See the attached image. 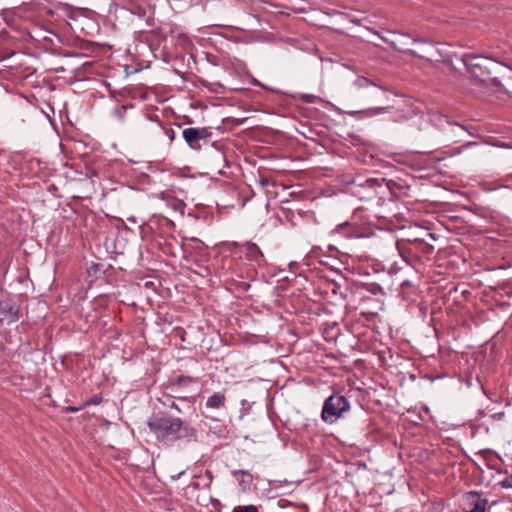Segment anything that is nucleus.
Listing matches in <instances>:
<instances>
[{"instance_id": "f257e3e1", "label": "nucleus", "mask_w": 512, "mask_h": 512, "mask_svg": "<svg viewBox=\"0 0 512 512\" xmlns=\"http://www.w3.org/2000/svg\"><path fill=\"white\" fill-rule=\"evenodd\" d=\"M147 425L157 441L166 446H172L178 440L196 441V430L181 418L167 412L154 413Z\"/></svg>"}, {"instance_id": "f03ea898", "label": "nucleus", "mask_w": 512, "mask_h": 512, "mask_svg": "<svg viewBox=\"0 0 512 512\" xmlns=\"http://www.w3.org/2000/svg\"><path fill=\"white\" fill-rule=\"evenodd\" d=\"M396 249L402 259L413 267L422 264L430 259L434 246L429 243L426 237H415L400 239L396 241Z\"/></svg>"}, {"instance_id": "7ed1b4c3", "label": "nucleus", "mask_w": 512, "mask_h": 512, "mask_svg": "<svg viewBox=\"0 0 512 512\" xmlns=\"http://www.w3.org/2000/svg\"><path fill=\"white\" fill-rule=\"evenodd\" d=\"M175 224L172 220L161 215L151 216L147 222L140 226V235L143 240L157 242V239H164L171 237L176 242L173 236Z\"/></svg>"}, {"instance_id": "20e7f679", "label": "nucleus", "mask_w": 512, "mask_h": 512, "mask_svg": "<svg viewBox=\"0 0 512 512\" xmlns=\"http://www.w3.org/2000/svg\"><path fill=\"white\" fill-rule=\"evenodd\" d=\"M350 407V402L345 396L333 393L324 401L321 419L325 423L333 424L338 419L344 417L345 413L350 410Z\"/></svg>"}, {"instance_id": "39448f33", "label": "nucleus", "mask_w": 512, "mask_h": 512, "mask_svg": "<svg viewBox=\"0 0 512 512\" xmlns=\"http://www.w3.org/2000/svg\"><path fill=\"white\" fill-rule=\"evenodd\" d=\"M213 132L211 127H190L185 128L182 136L192 150H201V142L208 144L212 138Z\"/></svg>"}, {"instance_id": "423d86ee", "label": "nucleus", "mask_w": 512, "mask_h": 512, "mask_svg": "<svg viewBox=\"0 0 512 512\" xmlns=\"http://www.w3.org/2000/svg\"><path fill=\"white\" fill-rule=\"evenodd\" d=\"M465 508L463 512H486L488 499L477 491L466 492L463 496Z\"/></svg>"}, {"instance_id": "0eeeda50", "label": "nucleus", "mask_w": 512, "mask_h": 512, "mask_svg": "<svg viewBox=\"0 0 512 512\" xmlns=\"http://www.w3.org/2000/svg\"><path fill=\"white\" fill-rule=\"evenodd\" d=\"M150 123H155L159 128L162 127V122L157 114L141 113L134 118L131 124V130L136 134L147 133L149 131L148 126Z\"/></svg>"}, {"instance_id": "6e6552de", "label": "nucleus", "mask_w": 512, "mask_h": 512, "mask_svg": "<svg viewBox=\"0 0 512 512\" xmlns=\"http://www.w3.org/2000/svg\"><path fill=\"white\" fill-rule=\"evenodd\" d=\"M331 233L346 239L360 238L364 236L362 227L357 223L350 221H345L336 225Z\"/></svg>"}, {"instance_id": "1a4fd4ad", "label": "nucleus", "mask_w": 512, "mask_h": 512, "mask_svg": "<svg viewBox=\"0 0 512 512\" xmlns=\"http://www.w3.org/2000/svg\"><path fill=\"white\" fill-rule=\"evenodd\" d=\"M19 319V307L11 301L0 302V321L8 323L16 322Z\"/></svg>"}, {"instance_id": "9d476101", "label": "nucleus", "mask_w": 512, "mask_h": 512, "mask_svg": "<svg viewBox=\"0 0 512 512\" xmlns=\"http://www.w3.org/2000/svg\"><path fill=\"white\" fill-rule=\"evenodd\" d=\"M244 252L246 255V259L250 262L255 263L258 266L262 265L265 262V258L262 251L255 243L247 242L244 245Z\"/></svg>"}, {"instance_id": "9b49d317", "label": "nucleus", "mask_w": 512, "mask_h": 512, "mask_svg": "<svg viewBox=\"0 0 512 512\" xmlns=\"http://www.w3.org/2000/svg\"><path fill=\"white\" fill-rule=\"evenodd\" d=\"M226 395L224 392L218 391L210 395L206 402L205 408L208 410H220L226 408Z\"/></svg>"}, {"instance_id": "f8f14e48", "label": "nucleus", "mask_w": 512, "mask_h": 512, "mask_svg": "<svg viewBox=\"0 0 512 512\" xmlns=\"http://www.w3.org/2000/svg\"><path fill=\"white\" fill-rule=\"evenodd\" d=\"M178 39L179 43L183 45L185 49V55L181 57V60L183 62H186L187 65H190L191 63L197 64V54L193 52V47L190 42V39L186 35H180Z\"/></svg>"}, {"instance_id": "ddd939ff", "label": "nucleus", "mask_w": 512, "mask_h": 512, "mask_svg": "<svg viewBox=\"0 0 512 512\" xmlns=\"http://www.w3.org/2000/svg\"><path fill=\"white\" fill-rule=\"evenodd\" d=\"M352 85L357 89L366 88L368 86H376L383 91H389L388 87L383 86L380 82L375 78H369L363 75H355L354 79L351 81Z\"/></svg>"}, {"instance_id": "4468645a", "label": "nucleus", "mask_w": 512, "mask_h": 512, "mask_svg": "<svg viewBox=\"0 0 512 512\" xmlns=\"http://www.w3.org/2000/svg\"><path fill=\"white\" fill-rule=\"evenodd\" d=\"M156 244L158 245L159 249L168 256H176L177 255V245L178 241L176 242L172 240L171 237H166L162 240L157 239Z\"/></svg>"}, {"instance_id": "2eb2a0df", "label": "nucleus", "mask_w": 512, "mask_h": 512, "mask_svg": "<svg viewBox=\"0 0 512 512\" xmlns=\"http://www.w3.org/2000/svg\"><path fill=\"white\" fill-rule=\"evenodd\" d=\"M198 380V377L180 375L175 379L169 381L168 388L174 391L176 387L188 386L191 383H197Z\"/></svg>"}, {"instance_id": "dca6fc26", "label": "nucleus", "mask_w": 512, "mask_h": 512, "mask_svg": "<svg viewBox=\"0 0 512 512\" xmlns=\"http://www.w3.org/2000/svg\"><path fill=\"white\" fill-rule=\"evenodd\" d=\"M232 475L244 489L249 487L253 481L252 474L246 470H233Z\"/></svg>"}, {"instance_id": "f3484780", "label": "nucleus", "mask_w": 512, "mask_h": 512, "mask_svg": "<svg viewBox=\"0 0 512 512\" xmlns=\"http://www.w3.org/2000/svg\"><path fill=\"white\" fill-rule=\"evenodd\" d=\"M174 72L181 76V78L186 82H191L194 85H197V82H200L203 86H207V81L203 80L202 78L198 77L197 75L187 72V71H180L177 68H174Z\"/></svg>"}, {"instance_id": "a211bd4d", "label": "nucleus", "mask_w": 512, "mask_h": 512, "mask_svg": "<svg viewBox=\"0 0 512 512\" xmlns=\"http://www.w3.org/2000/svg\"><path fill=\"white\" fill-rule=\"evenodd\" d=\"M476 59H488V60L494 61V62H496L498 64H505L503 61H500V60H498L496 58H493V57H490V56H484V55L476 54V53H464L460 57V60L463 62L464 65H467L471 61L476 60Z\"/></svg>"}, {"instance_id": "6ab92c4d", "label": "nucleus", "mask_w": 512, "mask_h": 512, "mask_svg": "<svg viewBox=\"0 0 512 512\" xmlns=\"http://www.w3.org/2000/svg\"><path fill=\"white\" fill-rule=\"evenodd\" d=\"M169 206H171L175 211H179L181 214L184 213V209H185V203L182 201V200H179V199H171L169 201Z\"/></svg>"}, {"instance_id": "aec40b11", "label": "nucleus", "mask_w": 512, "mask_h": 512, "mask_svg": "<svg viewBox=\"0 0 512 512\" xmlns=\"http://www.w3.org/2000/svg\"><path fill=\"white\" fill-rule=\"evenodd\" d=\"M102 399H103V397H102L101 393L95 394L91 398H89L87 401H85L84 404L82 405V407H87V406H91V405H99L102 402Z\"/></svg>"}, {"instance_id": "412c9836", "label": "nucleus", "mask_w": 512, "mask_h": 512, "mask_svg": "<svg viewBox=\"0 0 512 512\" xmlns=\"http://www.w3.org/2000/svg\"><path fill=\"white\" fill-rule=\"evenodd\" d=\"M232 512H258V507L252 504L236 506L233 508Z\"/></svg>"}, {"instance_id": "4be33fe9", "label": "nucleus", "mask_w": 512, "mask_h": 512, "mask_svg": "<svg viewBox=\"0 0 512 512\" xmlns=\"http://www.w3.org/2000/svg\"><path fill=\"white\" fill-rule=\"evenodd\" d=\"M360 186L368 187L370 189H374L376 187L381 186L380 181L377 178H368L365 180L363 184H359Z\"/></svg>"}, {"instance_id": "5701e85b", "label": "nucleus", "mask_w": 512, "mask_h": 512, "mask_svg": "<svg viewBox=\"0 0 512 512\" xmlns=\"http://www.w3.org/2000/svg\"><path fill=\"white\" fill-rule=\"evenodd\" d=\"M127 108V106L116 107L113 111V114L118 118V120L122 121L124 119V114L126 113Z\"/></svg>"}, {"instance_id": "b1692460", "label": "nucleus", "mask_w": 512, "mask_h": 512, "mask_svg": "<svg viewBox=\"0 0 512 512\" xmlns=\"http://www.w3.org/2000/svg\"><path fill=\"white\" fill-rule=\"evenodd\" d=\"M234 282H235L236 289L239 291H242V292H247L251 287V285L245 281L234 280Z\"/></svg>"}, {"instance_id": "393cba45", "label": "nucleus", "mask_w": 512, "mask_h": 512, "mask_svg": "<svg viewBox=\"0 0 512 512\" xmlns=\"http://www.w3.org/2000/svg\"><path fill=\"white\" fill-rule=\"evenodd\" d=\"M499 484L502 488L505 489L512 488V473L508 475L506 478H504L502 481H500Z\"/></svg>"}, {"instance_id": "a878e982", "label": "nucleus", "mask_w": 512, "mask_h": 512, "mask_svg": "<svg viewBox=\"0 0 512 512\" xmlns=\"http://www.w3.org/2000/svg\"><path fill=\"white\" fill-rule=\"evenodd\" d=\"M389 110V107H376V108H370L369 109V115H377V114H381V113H386L388 112Z\"/></svg>"}, {"instance_id": "bb28decb", "label": "nucleus", "mask_w": 512, "mask_h": 512, "mask_svg": "<svg viewBox=\"0 0 512 512\" xmlns=\"http://www.w3.org/2000/svg\"><path fill=\"white\" fill-rule=\"evenodd\" d=\"M160 128L163 129L165 135L169 138L171 142L175 139V131L172 128L164 127L163 125Z\"/></svg>"}, {"instance_id": "cd10ccee", "label": "nucleus", "mask_w": 512, "mask_h": 512, "mask_svg": "<svg viewBox=\"0 0 512 512\" xmlns=\"http://www.w3.org/2000/svg\"><path fill=\"white\" fill-rule=\"evenodd\" d=\"M124 70L126 73V76L130 74H135L141 71V68H138L137 66H124Z\"/></svg>"}, {"instance_id": "c85d7f7f", "label": "nucleus", "mask_w": 512, "mask_h": 512, "mask_svg": "<svg viewBox=\"0 0 512 512\" xmlns=\"http://www.w3.org/2000/svg\"><path fill=\"white\" fill-rule=\"evenodd\" d=\"M132 13L139 16V17H144L145 14H146V11L144 8L140 7V6H135L133 9H132Z\"/></svg>"}, {"instance_id": "c756f323", "label": "nucleus", "mask_w": 512, "mask_h": 512, "mask_svg": "<svg viewBox=\"0 0 512 512\" xmlns=\"http://www.w3.org/2000/svg\"><path fill=\"white\" fill-rule=\"evenodd\" d=\"M84 79H86V77L83 76L81 72H77L74 77H71L67 80V83L72 84L74 81H81Z\"/></svg>"}, {"instance_id": "7c9ffc66", "label": "nucleus", "mask_w": 512, "mask_h": 512, "mask_svg": "<svg viewBox=\"0 0 512 512\" xmlns=\"http://www.w3.org/2000/svg\"><path fill=\"white\" fill-rule=\"evenodd\" d=\"M251 272L252 270L249 267H245L244 270H241V272L237 274V276L240 278H248L250 277Z\"/></svg>"}, {"instance_id": "2f4dec72", "label": "nucleus", "mask_w": 512, "mask_h": 512, "mask_svg": "<svg viewBox=\"0 0 512 512\" xmlns=\"http://www.w3.org/2000/svg\"><path fill=\"white\" fill-rule=\"evenodd\" d=\"M465 68H466L467 76H468V77H472V76H473V74H474V71H473V69H472V68H478V69H480V70H481V69H482V66H465Z\"/></svg>"}, {"instance_id": "473e14b6", "label": "nucleus", "mask_w": 512, "mask_h": 512, "mask_svg": "<svg viewBox=\"0 0 512 512\" xmlns=\"http://www.w3.org/2000/svg\"><path fill=\"white\" fill-rule=\"evenodd\" d=\"M370 291H371L373 294H377V293H379V292H381V291H382V288H381L379 285L373 284V285L371 286Z\"/></svg>"}, {"instance_id": "72a5a7b5", "label": "nucleus", "mask_w": 512, "mask_h": 512, "mask_svg": "<svg viewBox=\"0 0 512 512\" xmlns=\"http://www.w3.org/2000/svg\"><path fill=\"white\" fill-rule=\"evenodd\" d=\"M83 407H75V406H67L65 408V411L66 412H78L82 409Z\"/></svg>"}, {"instance_id": "f704fd0d", "label": "nucleus", "mask_w": 512, "mask_h": 512, "mask_svg": "<svg viewBox=\"0 0 512 512\" xmlns=\"http://www.w3.org/2000/svg\"><path fill=\"white\" fill-rule=\"evenodd\" d=\"M441 117H442V118H443V119H444L448 124H450V125H457V126H459V124H458V123H456V122H452V121L449 119V117H448V116L443 115V116H441ZM460 127H461L462 129H465L462 125H460Z\"/></svg>"}, {"instance_id": "c9c22d12", "label": "nucleus", "mask_w": 512, "mask_h": 512, "mask_svg": "<svg viewBox=\"0 0 512 512\" xmlns=\"http://www.w3.org/2000/svg\"><path fill=\"white\" fill-rule=\"evenodd\" d=\"M303 99L307 103H313L314 99H315V96H313V95H304Z\"/></svg>"}, {"instance_id": "e433bc0d", "label": "nucleus", "mask_w": 512, "mask_h": 512, "mask_svg": "<svg viewBox=\"0 0 512 512\" xmlns=\"http://www.w3.org/2000/svg\"><path fill=\"white\" fill-rule=\"evenodd\" d=\"M259 183H260V185H261L262 187H266V186H268V185H269V180H268V179H266V178H261V179L259 180Z\"/></svg>"}, {"instance_id": "4c0bfd02", "label": "nucleus", "mask_w": 512, "mask_h": 512, "mask_svg": "<svg viewBox=\"0 0 512 512\" xmlns=\"http://www.w3.org/2000/svg\"><path fill=\"white\" fill-rule=\"evenodd\" d=\"M251 83L254 84V85L263 87V85L257 79H255L254 77L251 78Z\"/></svg>"}, {"instance_id": "58836bf2", "label": "nucleus", "mask_w": 512, "mask_h": 512, "mask_svg": "<svg viewBox=\"0 0 512 512\" xmlns=\"http://www.w3.org/2000/svg\"><path fill=\"white\" fill-rule=\"evenodd\" d=\"M212 505L217 508L220 506V502L217 499H211Z\"/></svg>"}, {"instance_id": "ea45409f", "label": "nucleus", "mask_w": 512, "mask_h": 512, "mask_svg": "<svg viewBox=\"0 0 512 512\" xmlns=\"http://www.w3.org/2000/svg\"><path fill=\"white\" fill-rule=\"evenodd\" d=\"M169 406H170L171 408L176 409V410H177V411H179V412L181 411V410H180V408L178 407V405H177L174 401H172V402H171V404H170Z\"/></svg>"}, {"instance_id": "a19ab883", "label": "nucleus", "mask_w": 512, "mask_h": 512, "mask_svg": "<svg viewBox=\"0 0 512 512\" xmlns=\"http://www.w3.org/2000/svg\"><path fill=\"white\" fill-rule=\"evenodd\" d=\"M54 71H55L56 73H58V72H64V71H65V69H64V67H63V66H59L58 68H55V69H54Z\"/></svg>"}, {"instance_id": "79ce46f5", "label": "nucleus", "mask_w": 512, "mask_h": 512, "mask_svg": "<svg viewBox=\"0 0 512 512\" xmlns=\"http://www.w3.org/2000/svg\"><path fill=\"white\" fill-rule=\"evenodd\" d=\"M425 236H426V237H429V238H430V239H432V240H435L434 235H433L432 233H430V232H425Z\"/></svg>"}, {"instance_id": "37998d69", "label": "nucleus", "mask_w": 512, "mask_h": 512, "mask_svg": "<svg viewBox=\"0 0 512 512\" xmlns=\"http://www.w3.org/2000/svg\"><path fill=\"white\" fill-rule=\"evenodd\" d=\"M182 474H184V471H181L176 477H172L173 479H178Z\"/></svg>"}, {"instance_id": "c03bdc74", "label": "nucleus", "mask_w": 512, "mask_h": 512, "mask_svg": "<svg viewBox=\"0 0 512 512\" xmlns=\"http://www.w3.org/2000/svg\"><path fill=\"white\" fill-rule=\"evenodd\" d=\"M83 64L90 65V64H95V63H94V61H86V62H84Z\"/></svg>"}, {"instance_id": "a18cd8bd", "label": "nucleus", "mask_w": 512, "mask_h": 512, "mask_svg": "<svg viewBox=\"0 0 512 512\" xmlns=\"http://www.w3.org/2000/svg\"><path fill=\"white\" fill-rule=\"evenodd\" d=\"M194 488H198L199 484L197 482H194L191 484Z\"/></svg>"}, {"instance_id": "49530a36", "label": "nucleus", "mask_w": 512, "mask_h": 512, "mask_svg": "<svg viewBox=\"0 0 512 512\" xmlns=\"http://www.w3.org/2000/svg\"><path fill=\"white\" fill-rule=\"evenodd\" d=\"M319 59H320L322 62H324V61H326V60H327L326 58H324V57H322V56H319Z\"/></svg>"}, {"instance_id": "de8ad7c7", "label": "nucleus", "mask_w": 512, "mask_h": 512, "mask_svg": "<svg viewBox=\"0 0 512 512\" xmlns=\"http://www.w3.org/2000/svg\"><path fill=\"white\" fill-rule=\"evenodd\" d=\"M5 73H6V71H5V70H3V71L1 70V71H0V74H1V75H3V76H4V74H5Z\"/></svg>"}, {"instance_id": "09e8293b", "label": "nucleus", "mask_w": 512, "mask_h": 512, "mask_svg": "<svg viewBox=\"0 0 512 512\" xmlns=\"http://www.w3.org/2000/svg\"><path fill=\"white\" fill-rule=\"evenodd\" d=\"M174 398L185 399L184 397H181V396H174Z\"/></svg>"}]
</instances>
